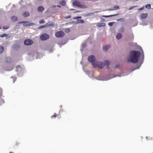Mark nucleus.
<instances>
[{
    "instance_id": "18",
    "label": "nucleus",
    "mask_w": 153,
    "mask_h": 153,
    "mask_svg": "<svg viewBox=\"0 0 153 153\" xmlns=\"http://www.w3.org/2000/svg\"><path fill=\"white\" fill-rule=\"evenodd\" d=\"M59 3L62 6L65 5L66 4L65 1H61Z\"/></svg>"
},
{
    "instance_id": "27",
    "label": "nucleus",
    "mask_w": 153,
    "mask_h": 153,
    "mask_svg": "<svg viewBox=\"0 0 153 153\" xmlns=\"http://www.w3.org/2000/svg\"><path fill=\"white\" fill-rule=\"evenodd\" d=\"M56 117H57V114H56V113H54V114L53 115H52L51 116V118H53V117L55 118Z\"/></svg>"
},
{
    "instance_id": "32",
    "label": "nucleus",
    "mask_w": 153,
    "mask_h": 153,
    "mask_svg": "<svg viewBox=\"0 0 153 153\" xmlns=\"http://www.w3.org/2000/svg\"><path fill=\"white\" fill-rule=\"evenodd\" d=\"M144 9V7H141V8H139V10H143V9Z\"/></svg>"
},
{
    "instance_id": "22",
    "label": "nucleus",
    "mask_w": 153,
    "mask_h": 153,
    "mask_svg": "<svg viewBox=\"0 0 153 153\" xmlns=\"http://www.w3.org/2000/svg\"><path fill=\"white\" fill-rule=\"evenodd\" d=\"M46 25H47V27H49L51 26H53L54 25V23H52L50 24L48 23L46 24Z\"/></svg>"
},
{
    "instance_id": "20",
    "label": "nucleus",
    "mask_w": 153,
    "mask_h": 153,
    "mask_svg": "<svg viewBox=\"0 0 153 153\" xmlns=\"http://www.w3.org/2000/svg\"><path fill=\"white\" fill-rule=\"evenodd\" d=\"M8 35V34H7L6 33H4L1 35H0V37H4Z\"/></svg>"
},
{
    "instance_id": "5",
    "label": "nucleus",
    "mask_w": 153,
    "mask_h": 153,
    "mask_svg": "<svg viewBox=\"0 0 153 153\" xmlns=\"http://www.w3.org/2000/svg\"><path fill=\"white\" fill-rule=\"evenodd\" d=\"M55 35L57 37H62L64 36L65 33L63 31H60L56 32Z\"/></svg>"
},
{
    "instance_id": "28",
    "label": "nucleus",
    "mask_w": 153,
    "mask_h": 153,
    "mask_svg": "<svg viewBox=\"0 0 153 153\" xmlns=\"http://www.w3.org/2000/svg\"><path fill=\"white\" fill-rule=\"evenodd\" d=\"M82 18V17L81 16H77V17H75L73 18V19H81Z\"/></svg>"
},
{
    "instance_id": "10",
    "label": "nucleus",
    "mask_w": 153,
    "mask_h": 153,
    "mask_svg": "<svg viewBox=\"0 0 153 153\" xmlns=\"http://www.w3.org/2000/svg\"><path fill=\"white\" fill-rule=\"evenodd\" d=\"M11 19L13 22H16L17 21L18 18L16 16H13L11 17Z\"/></svg>"
},
{
    "instance_id": "1",
    "label": "nucleus",
    "mask_w": 153,
    "mask_h": 153,
    "mask_svg": "<svg viewBox=\"0 0 153 153\" xmlns=\"http://www.w3.org/2000/svg\"><path fill=\"white\" fill-rule=\"evenodd\" d=\"M140 55V53L137 51H132L129 53V56L127 58L128 62H131L133 63H136Z\"/></svg>"
},
{
    "instance_id": "25",
    "label": "nucleus",
    "mask_w": 153,
    "mask_h": 153,
    "mask_svg": "<svg viewBox=\"0 0 153 153\" xmlns=\"http://www.w3.org/2000/svg\"><path fill=\"white\" fill-rule=\"evenodd\" d=\"M47 27V25H46V24L45 25H42L40 26L39 27V28H43L45 27Z\"/></svg>"
},
{
    "instance_id": "12",
    "label": "nucleus",
    "mask_w": 153,
    "mask_h": 153,
    "mask_svg": "<svg viewBox=\"0 0 153 153\" xmlns=\"http://www.w3.org/2000/svg\"><path fill=\"white\" fill-rule=\"evenodd\" d=\"M44 10V8L43 6H40L37 8V10L39 12H42Z\"/></svg>"
},
{
    "instance_id": "15",
    "label": "nucleus",
    "mask_w": 153,
    "mask_h": 153,
    "mask_svg": "<svg viewBox=\"0 0 153 153\" xmlns=\"http://www.w3.org/2000/svg\"><path fill=\"white\" fill-rule=\"evenodd\" d=\"M120 7L117 6H114L113 8L111 10H117L120 9Z\"/></svg>"
},
{
    "instance_id": "14",
    "label": "nucleus",
    "mask_w": 153,
    "mask_h": 153,
    "mask_svg": "<svg viewBox=\"0 0 153 153\" xmlns=\"http://www.w3.org/2000/svg\"><path fill=\"white\" fill-rule=\"evenodd\" d=\"M101 63L104 66L105 65H108L110 64V62L108 60H106L104 62V64H103V63H102L101 62H100L99 63V62L98 64H101Z\"/></svg>"
},
{
    "instance_id": "8",
    "label": "nucleus",
    "mask_w": 153,
    "mask_h": 153,
    "mask_svg": "<svg viewBox=\"0 0 153 153\" xmlns=\"http://www.w3.org/2000/svg\"><path fill=\"white\" fill-rule=\"evenodd\" d=\"M22 15L24 17H26L29 16L30 15V14L28 12L25 11L23 13Z\"/></svg>"
},
{
    "instance_id": "23",
    "label": "nucleus",
    "mask_w": 153,
    "mask_h": 153,
    "mask_svg": "<svg viewBox=\"0 0 153 153\" xmlns=\"http://www.w3.org/2000/svg\"><path fill=\"white\" fill-rule=\"evenodd\" d=\"M146 7L148 9L151 8V6L150 4H146Z\"/></svg>"
},
{
    "instance_id": "24",
    "label": "nucleus",
    "mask_w": 153,
    "mask_h": 153,
    "mask_svg": "<svg viewBox=\"0 0 153 153\" xmlns=\"http://www.w3.org/2000/svg\"><path fill=\"white\" fill-rule=\"evenodd\" d=\"M114 22H110L108 23V25L109 26H112Z\"/></svg>"
},
{
    "instance_id": "26",
    "label": "nucleus",
    "mask_w": 153,
    "mask_h": 153,
    "mask_svg": "<svg viewBox=\"0 0 153 153\" xmlns=\"http://www.w3.org/2000/svg\"><path fill=\"white\" fill-rule=\"evenodd\" d=\"M45 22V21L44 20H41L39 21V23L40 24H43Z\"/></svg>"
},
{
    "instance_id": "7",
    "label": "nucleus",
    "mask_w": 153,
    "mask_h": 153,
    "mask_svg": "<svg viewBox=\"0 0 153 153\" xmlns=\"http://www.w3.org/2000/svg\"><path fill=\"white\" fill-rule=\"evenodd\" d=\"M33 40L30 39H26L24 42V44L25 45H30L33 43Z\"/></svg>"
},
{
    "instance_id": "9",
    "label": "nucleus",
    "mask_w": 153,
    "mask_h": 153,
    "mask_svg": "<svg viewBox=\"0 0 153 153\" xmlns=\"http://www.w3.org/2000/svg\"><path fill=\"white\" fill-rule=\"evenodd\" d=\"M148 16V14L147 13H143L140 16L141 18L142 19H144L146 18Z\"/></svg>"
},
{
    "instance_id": "3",
    "label": "nucleus",
    "mask_w": 153,
    "mask_h": 153,
    "mask_svg": "<svg viewBox=\"0 0 153 153\" xmlns=\"http://www.w3.org/2000/svg\"><path fill=\"white\" fill-rule=\"evenodd\" d=\"M74 5L81 8H87V6L85 5L81 4L78 1H74L73 2Z\"/></svg>"
},
{
    "instance_id": "17",
    "label": "nucleus",
    "mask_w": 153,
    "mask_h": 153,
    "mask_svg": "<svg viewBox=\"0 0 153 153\" xmlns=\"http://www.w3.org/2000/svg\"><path fill=\"white\" fill-rule=\"evenodd\" d=\"M118 14H114V15H108V16H102L103 17H104V18H108V17H111V16H117V15H118Z\"/></svg>"
},
{
    "instance_id": "2",
    "label": "nucleus",
    "mask_w": 153,
    "mask_h": 153,
    "mask_svg": "<svg viewBox=\"0 0 153 153\" xmlns=\"http://www.w3.org/2000/svg\"><path fill=\"white\" fill-rule=\"evenodd\" d=\"M95 57L93 55L89 56L88 58V61L92 63V64L94 67L96 68L97 67L98 68L102 69L104 67V65L102 64H98L99 62L97 61H95Z\"/></svg>"
},
{
    "instance_id": "11",
    "label": "nucleus",
    "mask_w": 153,
    "mask_h": 153,
    "mask_svg": "<svg viewBox=\"0 0 153 153\" xmlns=\"http://www.w3.org/2000/svg\"><path fill=\"white\" fill-rule=\"evenodd\" d=\"M105 24L104 23H98L97 25V26L99 27H105Z\"/></svg>"
},
{
    "instance_id": "19",
    "label": "nucleus",
    "mask_w": 153,
    "mask_h": 153,
    "mask_svg": "<svg viewBox=\"0 0 153 153\" xmlns=\"http://www.w3.org/2000/svg\"><path fill=\"white\" fill-rule=\"evenodd\" d=\"M4 48L2 46H0V54L2 53L4 51Z\"/></svg>"
},
{
    "instance_id": "36",
    "label": "nucleus",
    "mask_w": 153,
    "mask_h": 153,
    "mask_svg": "<svg viewBox=\"0 0 153 153\" xmlns=\"http://www.w3.org/2000/svg\"><path fill=\"white\" fill-rule=\"evenodd\" d=\"M9 153H13L12 152H10Z\"/></svg>"
},
{
    "instance_id": "4",
    "label": "nucleus",
    "mask_w": 153,
    "mask_h": 153,
    "mask_svg": "<svg viewBox=\"0 0 153 153\" xmlns=\"http://www.w3.org/2000/svg\"><path fill=\"white\" fill-rule=\"evenodd\" d=\"M19 24H22L23 23L24 24V25L25 26H33L35 25V24L32 23H30L28 21H23V22H19Z\"/></svg>"
},
{
    "instance_id": "29",
    "label": "nucleus",
    "mask_w": 153,
    "mask_h": 153,
    "mask_svg": "<svg viewBox=\"0 0 153 153\" xmlns=\"http://www.w3.org/2000/svg\"><path fill=\"white\" fill-rule=\"evenodd\" d=\"M8 28H9V27L7 26H6L5 27H3V28L4 29H7Z\"/></svg>"
},
{
    "instance_id": "34",
    "label": "nucleus",
    "mask_w": 153,
    "mask_h": 153,
    "mask_svg": "<svg viewBox=\"0 0 153 153\" xmlns=\"http://www.w3.org/2000/svg\"><path fill=\"white\" fill-rule=\"evenodd\" d=\"M133 8V7H130L129 8V10H131V9H132Z\"/></svg>"
},
{
    "instance_id": "6",
    "label": "nucleus",
    "mask_w": 153,
    "mask_h": 153,
    "mask_svg": "<svg viewBox=\"0 0 153 153\" xmlns=\"http://www.w3.org/2000/svg\"><path fill=\"white\" fill-rule=\"evenodd\" d=\"M49 36L48 35L44 33L40 36V39L42 40H45L49 39Z\"/></svg>"
},
{
    "instance_id": "21",
    "label": "nucleus",
    "mask_w": 153,
    "mask_h": 153,
    "mask_svg": "<svg viewBox=\"0 0 153 153\" xmlns=\"http://www.w3.org/2000/svg\"><path fill=\"white\" fill-rule=\"evenodd\" d=\"M84 22L83 20H78L77 23H83Z\"/></svg>"
},
{
    "instance_id": "16",
    "label": "nucleus",
    "mask_w": 153,
    "mask_h": 153,
    "mask_svg": "<svg viewBox=\"0 0 153 153\" xmlns=\"http://www.w3.org/2000/svg\"><path fill=\"white\" fill-rule=\"evenodd\" d=\"M122 36V34L121 33H118L116 36V38L118 39H121Z\"/></svg>"
},
{
    "instance_id": "33",
    "label": "nucleus",
    "mask_w": 153,
    "mask_h": 153,
    "mask_svg": "<svg viewBox=\"0 0 153 153\" xmlns=\"http://www.w3.org/2000/svg\"><path fill=\"white\" fill-rule=\"evenodd\" d=\"M122 20V19H118L117 20V21H120V20Z\"/></svg>"
},
{
    "instance_id": "31",
    "label": "nucleus",
    "mask_w": 153,
    "mask_h": 153,
    "mask_svg": "<svg viewBox=\"0 0 153 153\" xmlns=\"http://www.w3.org/2000/svg\"><path fill=\"white\" fill-rule=\"evenodd\" d=\"M56 7H60V6H59V5H56V6H53V5L52 6V8H54Z\"/></svg>"
},
{
    "instance_id": "30",
    "label": "nucleus",
    "mask_w": 153,
    "mask_h": 153,
    "mask_svg": "<svg viewBox=\"0 0 153 153\" xmlns=\"http://www.w3.org/2000/svg\"><path fill=\"white\" fill-rule=\"evenodd\" d=\"M16 68L17 69V71H18V69H21V68L19 66H17L16 67Z\"/></svg>"
},
{
    "instance_id": "35",
    "label": "nucleus",
    "mask_w": 153,
    "mask_h": 153,
    "mask_svg": "<svg viewBox=\"0 0 153 153\" xmlns=\"http://www.w3.org/2000/svg\"><path fill=\"white\" fill-rule=\"evenodd\" d=\"M71 17V16H70L68 17V18H70Z\"/></svg>"
},
{
    "instance_id": "13",
    "label": "nucleus",
    "mask_w": 153,
    "mask_h": 153,
    "mask_svg": "<svg viewBox=\"0 0 153 153\" xmlns=\"http://www.w3.org/2000/svg\"><path fill=\"white\" fill-rule=\"evenodd\" d=\"M110 46L108 45H105L103 47V51H107L108 49L109 48Z\"/></svg>"
}]
</instances>
